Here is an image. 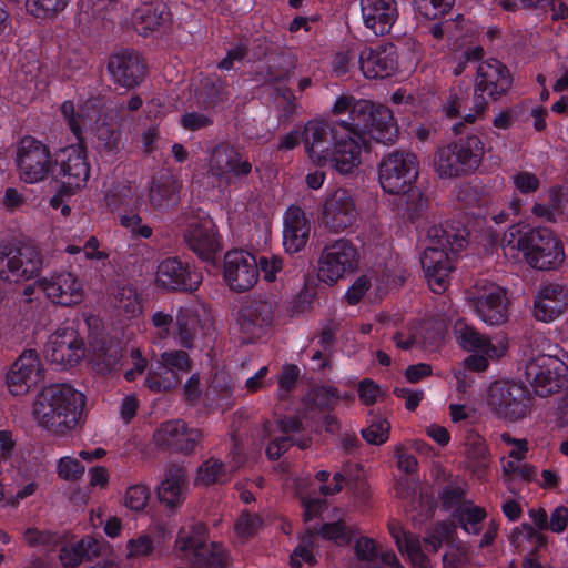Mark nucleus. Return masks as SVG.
<instances>
[{
  "instance_id": "f257e3e1",
  "label": "nucleus",
  "mask_w": 568,
  "mask_h": 568,
  "mask_svg": "<svg viewBox=\"0 0 568 568\" xmlns=\"http://www.w3.org/2000/svg\"><path fill=\"white\" fill-rule=\"evenodd\" d=\"M303 144L308 159L317 165H331L341 174H351L362 164L365 136L346 122L323 119L308 121L303 130Z\"/></svg>"
},
{
  "instance_id": "f03ea898",
  "label": "nucleus",
  "mask_w": 568,
  "mask_h": 568,
  "mask_svg": "<svg viewBox=\"0 0 568 568\" xmlns=\"http://www.w3.org/2000/svg\"><path fill=\"white\" fill-rule=\"evenodd\" d=\"M84 405L82 393L67 384H53L37 393L31 414L41 428L65 437L81 427Z\"/></svg>"
},
{
  "instance_id": "7ed1b4c3",
  "label": "nucleus",
  "mask_w": 568,
  "mask_h": 568,
  "mask_svg": "<svg viewBox=\"0 0 568 568\" xmlns=\"http://www.w3.org/2000/svg\"><path fill=\"white\" fill-rule=\"evenodd\" d=\"M485 146L481 139L467 135L457 142L439 148L434 158V169L439 178L450 179L475 171L481 163Z\"/></svg>"
},
{
  "instance_id": "20e7f679",
  "label": "nucleus",
  "mask_w": 568,
  "mask_h": 568,
  "mask_svg": "<svg viewBox=\"0 0 568 568\" xmlns=\"http://www.w3.org/2000/svg\"><path fill=\"white\" fill-rule=\"evenodd\" d=\"M486 405L490 414L506 424H515L530 414L531 400L520 383L496 381L486 392Z\"/></svg>"
},
{
  "instance_id": "39448f33",
  "label": "nucleus",
  "mask_w": 568,
  "mask_h": 568,
  "mask_svg": "<svg viewBox=\"0 0 568 568\" xmlns=\"http://www.w3.org/2000/svg\"><path fill=\"white\" fill-rule=\"evenodd\" d=\"M59 166V180L61 189L50 200L52 207L62 203L64 193H75L87 185L90 176V166L87 161V152L82 144H73L57 151L55 159Z\"/></svg>"
},
{
  "instance_id": "423d86ee",
  "label": "nucleus",
  "mask_w": 568,
  "mask_h": 568,
  "mask_svg": "<svg viewBox=\"0 0 568 568\" xmlns=\"http://www.w3.org/2000/svg\"><path fill=\"white\" fill-rule=\"evenodd\" d=\"M517 247L524 252L526 262L538 270L554 268L565 260L562 243L547 229H535L524 233L517 242Z\"/></svg>"
},
{
  "instance_id": "0eeeda50",
  "label": "nucleus",
  "mask_w": 568,
  "mask_h": 568,
  "mask_svg": "<svg viewBox=\"0 0 568 568\" xmlns=\"http://www.w3.org/2000/svg\"><path fill=\"white\" fill-rule=\"evenodd\" d=\"M454 334L458 345L470 355L464 359L466 368L474 372L485 371L491 361L506 353V344H494L491 339L464 322H457Z\"/></svg>"
},
{
  "instance_id": "6e6552de",
  "label": "nucleus",
  "mask_w": 568,
  "mask_h": 568,
  "mask_svg": "<svg viewBox=\"0 0 568 568\" xmlns=\"http://www.w3.org/2000/svg\"><path fill=\"white\" fill-rule=\"evenodd\" d=\"M419 174L417 156L409 151H394L379 164L378 179L389 194H404L410 190Z\"/></svg>"
},
{
  "instance_id": "1a4fd4ad",
  "label": "nucleus",
  "mask_w": 568,
  "mask_h": 568,
  "mask_svg": "<svg viewBox=\"0 0 568 568\" xmlns=\"http://www.w3.org/2000/svg\"><path fill=\"white\" fill-rule=\"evenodd\" d=\"M16 163L20 179L29 184L44 181L53 168L48 145L32 136H24L19 141Z\"/></svg>"
},
{
  "instance_id": "9d476101",
  "label": "nucleus",
  "mask_w": 568,
  "mask_h": 568,
  "mask_svg": "<svg viewBox=\"0 0 568 568\" xmlns=\"http://www.w3.org/2000/svg\"><path fill=\"white\" fill-rule=\"evenodd\" d=\"M442 230L433 227L429 236L438 237L436 243L429 244L422 255V266L428 281V285L435 293H443L449 283L454 270L453 260L448 252L450 242L444 236Z\"/></svg>"
},
{
  "instance_id": "9b49d317",
  "label": "nucleus",
  "mask_w": 568,
  "mask_h": 568,
  "mask_svg": "<svg viewBox=\"0 0 568 568\" xmlns=\"http://www.w3.org/2000/svg\"><path fill=\"white\" fill-rule=\"evenodd\" d=\"M477 316L487 325H500L507 321L508 297L504 287L487 281H478L469 293Z\"/></svg>"
},
{
  "instance_id": "f8f14e48",
  "label": "nucleus",
  "mask_w": 568,
  "mask_h": 568,
  "mask_svg": "<svg viewBox=\"0 0 568 568\" xmlns=\"http://www.w3.org/2000/svg\"><path fill=\"white\" fill-rule=\"evenodd\" d=\"M41 266L40 254L32 245H3L0 247V276L6 281L30 280L40 272Z\"/></svg>"
},
{
  "instance_id": "ddd939ff",
  "label": "nucleus",
  "mask_w": 568,
  "mask_h": 568,
  "mask_svg": "<svg viewBox=\"0 0 568 568\" xmlns=\"http://www.w3.org/2000/svg\"><path fill=\"white\" fill-rule=\"evenodd\" d=\"M567 366L556 356L538 355L526 366V377L534 392L546 397L558 392L566 383Z\"/></svg>"
},
{
  "instance_id": "4468645a",
  "label": "nucleus",
  "mask_w": 568,
  "mask_h": 568,
  "mask_svg": "<svg viewBox=\"0 0 568 568\" xmlns=\"http://www.w3.org/2000/svg\"><path fill=\"white\" fill-rule=\"evenodd\" d=\"M358 263L356 247L346 240H338L323 250L318 262V277L327 284H334L354 272Z\"/></svg>"
},
{
  "instance_id": "2eb2a0df",
  "label": "nucleus",
  "mask_w": 568,
  "mask_h": 568,
  "mask_svg": "<svg viewBox=\"0 0 568 568\" xmlns=\"http://www.w3.org/2000/svg\"><path fill=\"white\" fill-rule=\"evenodd\" d=\"M39 287L50 302L61 306L79 305L85 296L82 280L69 271L52 273L41 278Z\"/></svg>"
},
{
  "instance_id": "dca6fc26",
  "label": "nucleus",
  "mask_w": 568,
  "mask_h": 568,
  "mask_svg": "<svg viewBox=\"0 0 568 568\" xmlns=\"http://www.w3.org/2000/svg\"><path fill=\"white\" fill-rule=\"evenodd\" d=\"M84 344L78 332L71 327L57 329L45 346V357L59 368L75 366L84 357Z\"/></svg>"
},
{
  "instance_id": "f3484780",
  "label": "nucleus",
  "mask_w": 568,
  "mask_h": 568,
  "mask_svg": "<svg viewBox=\"0 0 568 568\" xmlns=\"http://www.w3.org/2000/svg\"><path fill=\"white\" fill-rule=\"evenodd\" d=\"M251 171L248 160L231 144L220 143L209 154L207 172L224 183L230 184L234 179L248 175Z\"/></svg>"
},
{
  "instance_id": "a211bd4d",
  "label": "nucleus",
  "mask_w": 568,
  "mask_h": 568,
  "mask_svg": "<svg viewBox=\"0 0 568 568\" xmlns=\"http://www.w3.org/2000/svg\"><path fill=\"white\" fill-rule=\"evenodd\" d=\"M358 216L355 199L351 191L337 189L329 193L322 206V222L338 233L353 226Z\"/></svg>"
},
{
  "instance_id": "6ab92c4d",
  "label": "nucleus",
  "mask_w": 568,
  "mask_h": 568,
  "mask_svg": "<svg viewBox=\"0 0 568 568\" xmlns=\"http://www.w3.org/2000/svg\"><path fill=\"white\" fill-rule=\"evenodd\" d=\"M205 528L195 525L191 529H181L175 541L179 551L185 552V557L193 560L195 565H207L209 568H220L223 562L222 552L219 547L211 549L204 539Z\"/></svg>"
},
{
  "instance_id": "aec40b11",
  "label": "nucleus",
  "mask_w": 568,
  "mask_h": 568,
  "mask_svg": "<svg viewBox=\"0 0 568 568\" xmlns=\"http://www.w3.org/2000/svg\"><path fill=\"white\" fill-rule=\"evenodd\" d=\"M224 276L232 290H251L258 281L256 258L243 250L227 252L224 257Z\"/></svg>"
},
{
  "instance_id": "412c9836",
  "label": "nucleus",
  "mask_w": 568,
  "mask_h": 568,
  "mask_svg": "<svg viewBox=\"0 0 568 568\" xmlns=\"http://www.w3.org/2000/svg\"><path fill=\"white\" fill-rule=\"evenodd\" d=\"M191 369V362L183 351L165 352L161 355L158 371L150 372L145 381L153 392H165L175 387L180 374Z\"/></svg>"
},
{
  "instance_id": "4be33fe9",
  "label": "nucleus",
  "mask_w": 568,
  "mask_h": 568,
  "mask_svg": "<svg viewBox=\"0 0 568 568\" xmlns=\"http://www.w3.org/2000/svg\"><path fill=\"white\" fill-rule=\"evenodd\" d=\"M274 321V304L268 298H254L239 311L237 322L247 339L262 337Z\"/></svg>"
},
{
  "instance_id": "5701e85b",
  "label": "nucleus",
  "mask_w": 568,
  "mask_h": 568,
  "mask_svg": "<svg viewBox=\"0 0 568 568\" xmlns=\"http://www.w3.org/2000/svg\"><path fill=\"white\" fill-rule=\"evenodd\" d=\"M184 240L203 261H213L220 250L216 225L209 216L190 222L184 232Z\"/></svg>"
},
{
  "instance_id": "b1692460",
  "label": "nucleus",
  "mask_w": 568,
  "mask_h": 568,
  "mask_svg": "<svg viewBox=\"0 0 568 568\" xmlns=\"http://www.w3.org/2000/svg\"><path fill=\"white\" fill-rule=\"evenodd\" d=\"M200 283L201 275L178 258L163 260L156 267L155 284L161 288L194 291Z\"/></svg>"
},
{
  "instance_id": "393cba45",
  "label": "nucleus",
  "mask_w": 568,
  "mask_h": 568,
  "mask_svg": "<svg viewBox=\"0 0 568 568\" xmlns=\"http://www.w3.org/2000/svg\"><path fill=\"white\" fill-rule=\"evenodd\" d=\"M202 438V433L190 428L180 419L161 424L153 434L156 446L171 447L181 452H192Z\"/></svg>"
},
{
  "instance_id": "a878e982",
  "label": "nucleus",
  "mask_w": 568,
  "mask_h": 568,
  "mask_svg": "<svg viewBox=\"0 0 568 568\" xmlns=\"http://www.w3.org/2000/svg\"><path fill=\"white\" fill-rule=\"evenodd\" d=\"M41 365L34 351H26L12 365L7 375V386L14 396L29 392L40 381Z\"/></svg>"
},
{
  "instance_id": "bb28decb",
  "label": "nucleus",
  "mask_w": 568,
  "mask_h": 568,
  "mask_svg": "<svg viewBox=\"0 0 568 568\" xmlns=\"http://www.w3.org/2000/svg\"><path fill=\"white\" fill-rule=\"evenodd\" d=\"M568 290L559 283H545L535 297L534 315L541 322H552L567 310Z\"/></svg>"
},
{
  "instance_id": "cd10ccee",
  "label": "nucleus",
  "mask_w": 568,
  "mask_h": 568,
  "mask_svg": "<svg viewBox=\"0 0 568 568\" xmlns=\"http://www.w3.org/2000/svg\"><path fill=\"white\" fill-rule=\"evenodd\" d=\"M362 19L375 34H386L398 18L396 0H361Z\"/></svg>"
},
{
  "instance_id": "c85d7f7f",
  "label": "nucleus",
  "mask_w": 568,
  "mask_h": 568,
  "mask_svg": "<svg viewBox=\"0 0 568 568\" xmlns=\"http://www.w3.org/2000/svg\"><path fill=\"white\" fill-rule=\"evenodd\" d=\"M511 87L509 71L497 60H487L479 64L476 77V91L486 93L493 100L504 95Z\"/></svg>"
},
{
  "instance_id": "c756f323",
  "label": "nucleus",
  "mask_w": 568,
  "mask_h": 568,
  "mask_svg": "<svg viewBox=\"0 0 568 568\" xmlns=\"http://www.w3.org/2000/svg\"><path fill=\"white\" fill-rule=\"evenodd\" d=\"M359 68L367 79H384L397 68L395 50L392 45L375 49L365 48L358 55Z\"/></svg>"
},
{
  "instance_id": "7c9ffc66",
  "label": "nucleus",
  "mask_w": 568,
  "mask_h": 568,
  "mask_svg": "<svg viewBox=\"0 0 568 568\" xmlns=\"http://www.w3.org/2000/svg\"><path fill=\"white\" fill-rule=\"evenodd\" d=\"M363 124L358 130L364 135L368 133L373 139L382 143H394L397 136V125L392 111L383 105L375 106L369 102L367 116H364Z\"/></svg>"
},
{
  "instance_id": "2f4dec72",
  "label": "nucleus",
  "mask_w": 568,
  "mask_h": 568,
  "mask_svg": "<svg viewBox=\"0 0 568 568\" xmlns=\"http://www.w3.org/2000/svg\"><path fill=\"white\" fill-rule=\"evenodd\" d=\"M310 224L305 213L297 206H291L284 214L283 244L286 251L295 253L307 243Z\"/></svg>"
},
{
  "instance_id": "473e14b6",
  "label": "nucleus",
  "mask_w": 568,
  "mask_h": 568,
  "mask_svg": "<svg viewBox=\"0 0 568 568\" xmlns=\"http://www.w3.org/2000/svg\"><path fill=\"white\" fill-rule=\"evenodd\" d=\"M109 72L120 85L133 88L142 81L143 65L136 54L121 52L110 58Z\"/></svg>"
},
{
  "instance_id": "72a5a7b5",
  "label": "nucleus",
  "mask_w": 568,
  "mask_h": 568,
  "mask_svg": "<svg viewBox=\"0 0 568 568\" xmlns=\"http://www.w3.org/2000/svg\"><path fill=\"white\" fill-rule=\"evenodd\" d=\"M180 182L170 171L158 172L150 184L149 201L156 210H165L179 201Z\"/></svg>"
},
{
  "instance_id": "f704fd0d",
  "label": "nucleus",
  "mask_w": 568,
  "mask_h": 568,
  "mask_svg": "<svg viewBox=\"0 0 568 568\" xmlns=\"http://www.w3.org/2000/svg\"><path fill=\"white\" fill-rule=\"evenodd\" d=\"M187 490L185 470L180 466L170 467L158 487L159 500L169 508L183 504Z\"/></svg>"
},
{
  "instance_id": "c9c22d12",
  "label": "nucleus",
  "mask_w": 568,
  "mask_h": 568,
  "mask_svg": "<svg viewBox=\"0 0 568 568\" xmlns=\"http://www.w3.org/2000/svg\"><path fill=\"white\" fill-rule=\"evenodd\" d=\"M388 530L398 551L408 557L413 568H430L429 559L423 552L419 538L416 535L405 531L396 521L388 524Z\"/></svg>"
},
{
  "instance_id": "e433bc0d",
  "label": "nucleus",
  "mask_w": 568,
  "mask_h": 568,
  "mask_svg": "<svg viewBox=\"0 0 568 568\" xmlns=\"http://www.w3.org/2000/svg\"><path fill=\"white\" fill-rule=\"evenodd\" d=\"M61 112L78 139L83 131L91 132L94 124L101 121L102 115L94 102H87L75 111L71 101H64L61 104Z\"/></svg>"
},
{
  "instance_id": "4c0bfd02",
  "label": "nucleus",
  "mask_w": 568,
  "mask_h": 568,
  "mask_svg": "<svg viewBox=\"0 0 568 568\" xmlns=\"http://www.w3.org/2000/svg\"><path fill=\"white\" fill-rule=\"evenodd\" d=\"M369 101L356 100L353 95L341 94L333 102L329 113L338 118L335 122H346L347 126L358 129L363 124V118L367 116Z\"/></svg>"
},
{
  "instance_id": "58836bf2",
  "label": "nucleus",
  "mask_w": 568,
  "mask_h": 568,
  "mask_svg": "<svg viewBox=\"0 0 568 568\" xmlns=\"http://www.w3.org/2000/svg\"><path fill=\"white\" fill-rule=\"evenodd\" d=\"M203 334V322L197 310L181 307L175 322L174 337L179 345L192 348Z\"/></svg>"
},
{
  "instance_id": "ea45409f",
  "label": "nucleus",
  "mask_w": 568,
  "mask_h": 568,
  "mask_svg": "<svg viewBox=\"0 0 568 568\" xmlns=\"http://www.w3.org/2000/svg\"><path fill=\"white\" fill-rule=\"evenodd\" d=\"M239 468L240 463H236L235 465H230V470H227V467L223 462L211 457L197 467L194 483L196 486L203 487L214 484H223L230 480L232 474Z\"/></svg>"
},
{
  "instance_id": "a19ab883",
  "label": "nucleus",
  "mask_w": 568,
  "mask_h": 568,
  "mask_svg": "<svg viewBox=\"0 0 568 568\" xmlns=\"http://www.w3.org/2000/svg\"><path fill=\"white\" fill-rule=\"evenodd\" d=\"M100 542L93 537H85L75 544L64 546L60 551V560L64 567H77L84 559L98 556Z\"/></svg>"
},
{
  "instance_id": "79ce46f5",
  "label": "nucleus",
  "mask_w": 568,
  "mask_h": 568,
  "mask_svg": "<svg viewBox=\"0 0 568 568\" xmlns=\"http://www.w3.org/2000/svg\"><path fill=\"white\" fill-rule=\"evenodd\" d=\"M38 488V480L32 474L16 470L8 485V501L11 505H19L23 499L33 496Z\"/></svg>"
},
{
  "instance_id": "37998d69",
  "label": "nucleus",
  "mask_w": 568,
  "mask_h": 568,
  "mask_svg": "<svg viewBox=\"0 0 568 568\" xmlns=\"http://www.w3.org/2000/svg\"><path fill=\"white\" fill-rule=\"evenodd\" d=\"M165 21L166 11L162 4H144L136 10L134 17V24L143 34L158 30Z\"/></svg>"
},
{
  "instance_id": "c03bdc74",
  "label": "nucleus",
  "mask_w": 568,
  "mask_h": 568,
  "mask_svg": "<svg viewBox=\"0 0 568 568\" xmlns=\"http://www.w3.org/2000/svg\"><path fill=\"white\" fill-rule=\"evenodd\" d=\"M114 306L125 318H133L141 313V302L136 291L130 285L119 286L113 293Z\"/></svg>"
},
{
  "instance_id": "a18cd8bd",
  "label": "nucleus",
  "mask_w": 568,
  "mask_h": 568,
  "mask_svg": "<svg viewBox=\"0 0 568 568\" xmlns=\"http://www.w3.org/2000/svg\"><path fill=\"white\" fill-rule=\"evenodd\" d=\"M122 357V351L119 344L110 343L94 348L92 353V363L97 372L106 374L115 369Z\"/></svg>"
},
{
  "instance_id": "49530a36",
  "label": "nucleus",
  "mask_w": 568,
  "mask_h": 568,
  "mask_svg": "<svg viewBox=\"0 0 568 568\" xmlns=\"http://www.w3.org/2000/svg\"><path fill=\"white\" fill-rule=\"evenodd\" d=\"M467 466L477 474L485 471L489 466V452L481 438H474L467 447Z\"/></svg>"
},
{
  "instance_id": "de8ad7c7",
  "label": "nucleus",
  "mask_w": 568,
  "mask_h": 568,
  "mask_svg": "<svg viewBox=\"0 0 568 568\" xmlns=\"http://www.w3.org/2000/svg\"><path fill=\"white\" fill-rule=\"evenodd\" d=\"M485 510L471 503H464L458 508V518L467 534L477 535L480 531V523L485 518Z\"/></svg>"
},
{
  "instance_id": "09e8293b",
  "label": "nucleus",
  "mask_w": 568,
  "mask_h": 568,
  "mask_svg": "<svg viewBox=\"0 0 568 568\" xmlns=\"http://www.w3.org/2000/svg\"><path fill=\"white\" fill-rule=\"evenodd\" d=\"M390 424L383 417H374L371 424L362 430L363 438L372 445H382L389 437Z\"/></svg>"
},
{
  "instance_id": "8fccbe9b",
  "label": "nucleus",
  "mask_w": 568,
  "mask_h": 568,
  "mask_svg": "<svg viewBox=\"0 0 568 568\" xmlns=\"http://www.w3.org/2000/svg\"><path fill=\"white\" fill-rule=\"evenodd\" d=\"M150 499V490L143 484H135L125 490L123 505L132 511H142Z\"/></svg>"
},
{
  "instance_id": "3c124183",
  "label": "nucleus",
  "mask_w": 568,
  "mask_h": 568,
  "mask_svg": "<svg viewBox=\"0 0 568 568\" xmlns=\"http://www.w3.org/2000/svg\"><path fill=\"white\" fill-rule=\"evenodd\" d=\"M69 0H27L29 13L37 18H47L64 10Z\"/></svg>"
},
{
  "instance_id": "603ef678",
  "label": "nucleus",
  "mask_w": 568,
  "mask_h": 568,
  "mask_svg": "<svg viewBox=\"0 0 568 568\" xmlns=\"http://www.w3.org/2000/svg\"><path fill=\"white\" fill-rule=\"evenodd\" d=\"M84 466L74 457L64 456L58 460V476L67 481H78L84 474Z\"/></svg>"
},
{
  "instance_id": "864d4df0",
  "label": "nucleus",
  "mask_w": 568,
  "mask_h": 568,
  "mask_svg": "<svg viewBox=\"0 0 568 568\" xmlns=\"http://www.w3.org/2000/svg\"><path fill=\"white\" fill-rule=\"evenodd\" d=\"M454 0H414L416 10L427 19H436L445 14Z\"/></svg>"
},
{
  "instance_id": "5fc2aeb1",
  "label": "nucleus",
  "mask_w": 568,
  "mask_h": 568,
  "mask_svg": "<svg viewBox=\"0 0 568 568\" xmlns=\"http://www.w3.org/2000/svg\"><path fill=\"white\" fill-rule=\"evenodd\" d=\"M263 526L262 518L256 514L243 513L234 525L237 537L246 539L255 535Z\"/></svg>"
},
{
  "instance_id": "6e6d98bb",
  "label": "nucleus",
  "mask_w": 568,
  "mask_h": 568,
  "mask_svg": "<svg viewBox=\"0 0 568 568\" xmlns=\"http://www.w3.org/2000/svg\"><path fill=\"white\" fill-rule=\"evenodd\" d=\"M154 550L153 538L149 535H140L136 538L130 539L126 542V557L135 559L150 556Z\"/></svg>"
},
{
  "instance_id": "4d7b16f0",
  "label": "nucleus",
  "mask_w": 568,
  "mask_h": 568,
  "mask_svg": "<svg viewBox=\"0 0 568 568\" xmlns=\"http://www.w3.org/2000/svg\"><path fill=\"white\" fill-rule=\"evenodd\" d=\"M91 133L97 135L100 141L110 148L118 144L119 133L110 123L106 115H101V121L94 124Z\"/></svg>"
},
{
  "instance_id": "13d9d810",
  "label": "nucleus",
  "mask_w": 568,
  "mask_h": 568,
  "mask_svg": "<svg viewBox=\"0 0 568 568\" xmlns=\"http://www.w3.org/2000/svg\"><path fill=\"white\" fill-rule=\"evenodd\" d=\"M313 535L308 532L303 536L300 545L295 548L293 554L291 555V565L293 567H301L303 562H312L313 561Z\"/></svg>"
},
{
  "instance_id": "bf43d9fd",
  "label": "nucleus",
  "mask_w": 568,
  "mask_h": 568,
  "mask_svg": "<svg viewBox=\"0 0 568 568\" xmlns=\"http://www.w3.org/2000/svg\"><path fill=\"white\" fill-rule=\"evenodd\" d=\"M120 223L133 236L149 239L152 235V229L143 224L141 217L136 213H128L121 215Z\"/></svg>"
},
{
  "instance_id": "052dcab7",
  "label": "nucleus",
  "mask_w": 568,
  "mask_h": 568,
  "mask_svg": "<svg viewBox=\"0 0 568 568\" xmlns=\"http://www.w3.org/2000/svg\"><path fill=\"white\" fill-rule=\"evenodd\" d=\"M23 539L30 547H47L55 545L58 536L51 531L28 528L23 534Z\"/></svg>"
},
{
  "instance_id": "680f3d73",
  "label": "nucleus",
  "mask_w": 568,
  "mask_h": 568,
  "mask_svg": "<svg viewBox=\"0 0 568 568\" xmlns=\"http://www.w3.org/2000/svg\"><path fill=\"white\" fill-rule=\"evenodd\" d=\"M372 287V281L367 275H361L357 277L353 284L348 287L345 293V298L348 304L355 305L357 304L365 294Z\"/></svg>"
},
{
  "instance_id": "e2e57ef3",
  "label": "nucleus",
  "mask_w": 568,
  "mask_h": 568,
  "mask_svg": "<svg viewBox=\"0 0 568 568\" xmlns=\"http://www.w3.org/2000/svg\"><path fill=\"white\" fill-rule=\"evenodd\" d=\"M513 184L523 194L534 193L539 189V180L536 174L520 171L513 175Z\"/></svg>"
},
{
  "instance_id": "0e129e2a",
  "label": "nucleus",
  "mask_w": 568,
  "mask_h": 568,
  "mask_svg": "<svg viewBox=\"0 0 568 568\" xmlns=\"http://www.w3.org/2000/svg\"><path fill=\"white\" fill-rule=\"evenodd\" d=\"M154 334L160 339H165L172 334L173 317L162 311L155 312L151 317Z\"/></svg>"
},
{
  "instance_id": "69168bd1",
  "label": "nucleus",
  "mask_w": 568,
  "mask_h": 568,
  "mask_svg": "<svg viewBox=\"0 0 568 568\" xmlns=\"http://www.w3.org/2000/svg\"><path fill=\"white\" fill-rule=\"evenodd\" d=\"M283 263L280 257L275 255L262 256L257 261V268L260 267L264 280L267 282H274L277 273L281 272Z\"/></svg>"
},
{
  "instance_id": "338daca9",
  "label": "nucleus",
  "mask_w": 568,
  "mask_h": 568,
  "mask_svg": "<svg viewBox=\"0 0 568 568\" xmlns=\"http://www.w3.org/2000/svg\"><path fill=\"white\" fill-rule=\"evenodd\" d=\"M300 371L297 366L295 365H286L283 367V371L278 377V396L281 398L286 397L288 392L293 388L295 385V382L298 377Z\"/></svg>"
},
{
  "instance_id": "774afa93",
  "label": "nucleus",
  "mask_w": 568,
  "mask_h": 568,
  "mask_svg": "<svg viewBox=\"0 0 568 568\" xmlns=\"http://www.w3.org/2000/svg\"><path fill=\"white\" fill-rule=\"evenodd\" d=\"M467 549L463 545L450 544L443 557L444 568H459L466 560Z\"/></svg>"
}]
</instances>
